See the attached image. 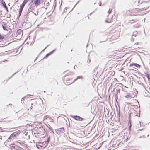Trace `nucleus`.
Listing matches in <instances>:
<instances>
[{"label": "nucleus", "instance_id": "nucleus-1", "mask_svg": "<svg viewBox=\"0 0 150 150\" xmlns=\"http://www.w3.org/2000/svg\"><path fill=\"white\" fill-rule=\"evenodd\" d=\"M23 34L22 31L21 29H19L17 30L16 34H14V36L16 38V39L19 40L22 38Z\"/></svg>", "mask_w": 150, "mask_h": 150}, {"label": "nucleus", "instance_id": "nucleus-2", "mask_svg": "<svg viewBox=\"0 0 150 150\" xmlns=\"http://www.w3.org/2000/svg\"><path fill=\"white\" fill-rule=\"evenodd\" d=\"M70 117L77 121H82L85 120L84 118H83L80 116L78 115H71Z\"/></svg>", "mask_w": 150, "mask_h": 150}, {"label": "nucleus", "instance_id": "nucleus-3", "mask_svg": "<svg viewBox=\"0 0 150 150\" xmlns=\"http://www.w3.org/2000/svg\"><path fill=\"white\" fill-rule=\"evenodd\" d=\"M64 132V130L63 127H61L55 129V132L58 135H60L63 134Z\"/></svg>", "mask_w": 150, "mask_h": 150}, {"label": "nucleus", "instance_id": "nucleus-4", "mask_svg": "<svg viewBox=\"0 0 150 150\" xmlns=\"http://www.w3.org/2000/svg\"><path fill=\"white\" fill-rule=\"evenodd\" d=\"M11 150H22L20 147L16 145L12 146H11Z\"/></svg>", "mask_w": 150, "mask_h": 150}, {"label": "nucleus", "instance_id": "nucleus-5", "mask_svg": "<svg viewBox=\"0 0 150 150\" xmlns=\"http://www.w3.org/2000/svg\"><path fill=\"white\" fill-rule=\"evenodd\" d=\"M13 137H14L13 136L12 134L10 135V136H9V137L8 139L7 140L5 141V142H4V144H5V145L7 146L6 144H7L8 142H9L10 141V140L11 139H13Z\"/></svg>", "mask_w": 150, "mask_h": 150}, {"label": "nucleus", "instance_id": "nucleus-6", "mask_svg": "<svg viewBox=\"0 0 150 150\" xmlns=\"http://www.w3.org/2000/svg\"><path fill=\"white\" fill-rule=\"evenodd\" d=\"M21 130H19L13 133L12 134L14 137H15L18 135L21 132Z\"/></svg>", "mask_w": 150, "mask_h": 150}, {"label": "nucleus", "instance_id": "nucleus-7", "mask_svg": "<svg viewBox=\"0 0 150 150\" xmlns=\"http://www.w3.org/2000/svg\"><path fill=\"white\" fill-rule=\"evenodd\" d=\"M132 66H134L136 67H137V68H139L140 67V65L135 63H132V64H131L129 65L130 67H132Z\"/></svg>", "mask_w": 150, "mask_h": 150}, {"label": "nucleus", "instance_id": "nucleus-8", "mask_svg": "<svg viewBox=\"0 0 150 150\" xmlns=\"http://www.w3.org/2000/svg\"><path fill=\"white\" fill-rule=\"evenodd\" d=\"M138 21L137 19L130 20L128 21V23H130L132 24L134 22H136Z\"/></svg>", "mask_w": 150, "mask_h": 150}, {"label": "nucleus", "instance_id": "nucleus-9", "mask_svg": "<svg viewBox=\"0 0 150 150\" xmlns=\"http://www.w3.org/2000/svg\"><path fill=\"white\" fill-rule=\"evenodd\" d=\"M40 0H35L33 4H34L35 6H37L40 3Z\"/></svg>", "mask_w": 150, "mask_h": 150}, {"label": "nucleus", "instance_id": "nucleus-10", "mask_svg": "<svg viewBox=\"0 0 150 150\" xmlns=\"http://www.w3.org/2000/svg\"><path fill=\"white\" fill-rule=\"evenodd\" d=\"M1 2V4L6 9H7V7L5 4V2L3 0H2Z\"/></svg>", "mask_w": 150, "mask_h": 150}, {"label": "nucleus", "instance_id": "nucleus-11", "mask_svg": "<svg viewBox=\"0 0 150 150\" xmlns=\"http://www.w3.org/2000/svg\"><path fill=\"white\" fill-rule=\"evenodd\" d=\"M140 26V25L139 23H137L133 25V27L135 28H138Z\"/></svg>", "mask_w": 150, "mask_h": 150}, {"label": "nucleus", "instance_id": "nucleus-12", "mask_svg": "<svg viewBox=\"0 0 150 150\" xmlns=\"http://www.w3.org/2000/svg\"><path fill=\"white\" fill-rule=\"evenodd\" d=\"M82 77L81 76H79L77 77L75 79H74V81H73V82L71 83L70 84H71L72 83H73V82H74V81H76L77 79H80V78H81V79H82Z\"/></svg>", "mask_w": 150, "mask_h": 150}, {"label": "nucleus", "instance_id": "nucleus-13", "mask_svg": "<svg viewBox=\"0 0 150 150\" xmlns=\"http://www.w3.org/2000/svg\"><path fill=\"white\" fill-rule=\"evenodd\" d=\"M137 34V31H135L133 33V34H132V36H134L135 37Z\"/></svg>", "mask_w": 150, "mask_h": 150}, {"label": "nucleus", "instance_id": "nucleus-14", "mask_svg": "<svg viewBox=\"0 0 150 150\" xmlns=\"http://www.w3.org/2000/svg\"><path fill=\"white\" fill-rule=\"evenodd\" d=\"M29 0H24L23 1V2L22 4L25 6L26 4L28 1Z\"/></svg>", "mask_w": 150, "mask_h": 150}, {"label": "nucleus", "instance_id": "nucleus-15", "mask_svg": "<svg viewBox=\"0 0 150 150\" xmlns=\"http://www.w3.org/2000/svg\"><path fill=\"white\" fill-rule=\"evenodd\" d=\"M24 5L22 4L20 6V8L19 9L23 10V9L24 8Z\"/></svg>", "mask_w": 150, "mask_h": 150}, {"label": "nucleus", "instance_id": "nucleus-16", "mask_svg": "<svg viewBox=\"0 0 150 150\" xmlns=\"http://www.w3.org/2000/svg\"><path fill=\"white\" fill-rule=\"evenodd\" d=\"M22 11L23 10H21L19 9V11L18 16V18H19V17L21 16V13H22Z\"/></svg>", "mask_w": 150, "mask_h": 150}, {"label": "nucleus", "instance_id": "nucleus-17", "mask_svg": "<svg viewBox=\"0 0 150 150\" xmlns=\"http://www.w3.org/2000/svg\"><path fill=\"white\" fill-rule=\"evenodd\" d=\"M2 27L4 30H7L6 29V27L4 26L3 25H2Z\"/></svg>", "mask_w": 150, "mask_h": 150}, {"label": "nucleus", "instance_id": "nucleus-18", "mask_svg": "<svg viewBox=\"0 0 150 150\" xmlns=\"http://www.w3.org/2000/svg\"><path fill=\"white\" fill-rule=\"evenodd\" d=\"M125 97L126 98H132V97L129 94L127 95H126Z\"/></svg>", "mask_w": 150, "mask_h": 150}, {"label": "nucleus", "instance_id": "nucleus-19", "mask_svg": "<svg viewBox=\"0 0 150 150\" xmlns=\"http://www.w3.org/2000/svg\"><path fill=\"white\" fill-rule=\"evenodd\" d=\"M50 137H49L48 138H47V141H46V142H46V143L47 144H48V143L49 142V141L50 140Z\"/></svg>", "mask_w": 150, "mask_h": 150}, {"label": "nucleus", "instance_id": "nucleus-20", "mask_svg": "<svg viewBox=\"0 0 150 150\" xmlns=\"http://www.w3.org/2000/svg\"><path fill=\"white\" fill-rule=\"evenodd\" d=\"M56 49H54V50H52V51H51L49 53H50V54H52V53H53V52H54L56 50Z\"/></svg>", "mask_w": 150, "mask_h": 150}, {"label": "nucleus", "instance_id": "nucleus-21", "mask_svg": "<svg viewBox=\"0 0 150 150\" xmlns=\"http://www.w3.org/2000/svg\"><path fill=\"white\" fill-rule=\"evenodd\" d=\"M137 125L138 126H137V127H140L141 126V122H139V123L137 124Z\"/></svg>", "mask_w": 150, "mask_h": 150}, {"label": "nucleus", "instance_id": "nucleus-22", "mask_svg": "<svg viewBox=\"0 0 150 150\" xmlns=\"http://www.w3.org/2000/svg\"><path fill=\"white\" fill-rule=\"evenodd\" d=\"M26 97H23L22 98V99H21V103H24V98H26Z\"/></svg>", "mask_w": 150, "mask_h": 150}, {"label": "nucleus", "instance_id": "nucleus-23", "mask_svg": "<svg viewBox=\"0 0 150 150\" xmlns=\"http://www.w3.org/2000/svg\"><path fill=\"white\" fill-rule=\"evenodd\" d=\"M4 38V36H3L2 35H1L0 34V40H3V39Z\"/></svg>", "mask_w": 150, "mask_h": 150}, {"label": "nucleus", "instance_id": "nucleus-24", "mask_svg": "<svg viewBox=\"0 0 150 150\" xmlns=\"http://www.w3.org/2000/svg\"><path fill=\"white\" fill-rule=\"evenodd\" d=\"M50 55V53H49L46 54V55L44 57V58H46L47 57H48Z\"/></svg>", "mask_w": 150, "mask_h": 150}, {"label": "nucleus", "instance_id": "nucleus-25", "mask_svg": "<svg viewBox=\"0 0 150 150\" xmlns=\"http://www.w3.org/2000/svg\"><path fill=\"white\" fill-rule=\"evenodd\" d=\"M144 73L145 74V75L147 77L149 75L148 74V73L146 72H144Z\"/></svg>", "mask_w": 150, "mask_h": 150}, {"label": "nucleus", "instance_id": "nucleus-26", "mask_svg": "<svg viewBox=\"0 0 150 150\" xmlns=\"http://www.w3.org/2000/svg\"><path fill=\"white\" fill-rule=\"evenodd\" d=\"M131 40V41L132 42L134 41V38H133V36H132Z\"/></svg>", "mask_w": 150, "mask_h": 150}, {"label": "nucleus", "instance_id": "nucleus-27", "mask_svg": "<svg viewBox=\"0 0 150 150\" xmlns=\"http://www.w3.org/2000/svg\"><path fill=\"white\" fill-rule=\"evenodd\" d=\"M28 11L26 14V15H25V17L26 18H27V17L28 16Z\"/></svg>", "mask_w": 150, "mask_h": 150}, {"label": "nucleus", "instance_id": "nucleus-28", "mask_svg": "<svg viewBox=\"0 0 150 150\" xmlns=\"http://www.w3.org/2000/svg\"><path fill=\"white\" fill-rule=\"evenodd\" d=\"M33 13L35 14V15H37L38 14V11H36L35 13H34V12H33Z\"/></svg>", "mask_w": 150, "mask_h": 150}, {"label": "nucleus", "instance_id": "nucleus-29", "mask_svg": "<svg viewBox=\"0 0 150 150\" xmlns=\"http://www.w3.org/2000/svg\"><path fill=\"white\" fill-rule=\"evenodd\" d=\"M147 77L148 78L149 81H150V75H149Z\"/></svg>", "mask_w": 150, "mask_h": 150}, {"label": "nucleus", "instance_id": "nucleus-30", "mask_svg": "<svg viewBox=\"0 0 150 150\" xmlns=\"http://www.w3.org/2000/svg\"><path fill=\"white\" fill-rule=\"evenodd\" d=\"M111 11H112V10H110V9H109V10L108 12V14H110L111 13Z\"/></svg>", "mask_w": 150, "mask_h": 150}, {"label": "nucleus", "instance_id": "nucleus-31", "mask_svg": "<svg viewBox=\"0 0 150 150\" xmlns=\"http://www.w3.org/2000/svg\"><path fill=\"white\" fill-rule=\"evenodd\" d=\"M16 73H14L12 76H11L9 79H8H8H10L12 77H13V75Z\"/></svg>", "mask_w": 150, "mask_h": 150}, {"label": "nucleus", "instance_id": "nucleus-32", "mask_svg": "<svg viewBox=\"0 0 150 150\" xmlns=\"http://www.w3.org/2000/svg\"><path fill=\"white\" fill-rule=\"evenodd\" d=\"M33 10V9L32 8H30L29 9H28V10H29V11H32V10Z\"/></svg>", "mask_w": 150, "mask_h": 150}, {"label": "nucleus", "instance_id": "nucleus-33", "mask_svg": "<svg viewBox=\"0 0 150 150\" xmlns=\"http://www.w3.org/2000/svg\"><path fill=\"white\" fill-rule=\"evenodd\" d=\"M35 0H31L30 3H32Z\"/></svg>", "mask_w": 150, "mask_h": 150}, {"label": "nucleus", "instance_id": "nucleus-34", "mask_svg": "<svg viewBox=\"0 0 150 150\" xmlns=\"http://www.w3.org/2000/svg\"><path fill=\"white\" fill-rule=\"evenodd\" d=\"M142 137H144V138L145 137H144V135H143V136H142H142H141L139 137V138H141Z\"/></svg>", "mask_w": 150, "mask_h": 150}, {"label": "nucleus", "instance_id": "nucleus-35", "mask_svg": "<svg viewBox=\"0 0 150 150\" xmlns=\"http://www.w3.org/2000/svg\"><path fill=\"white\" fill-rule=\"evenodd\" d=\"M88 63H89L91 62V60L90 59L88 60Z\"/></svg>", "mask_w": 150, "mask_h": 150}, {"label": "nucleus", "instance_id": "nucleus-36", "mask_svg": "<svg viewBox=\"0 0 150 150\" xmlns=\"http://www.w3.org/2000/svg\"><path fill=\"white\" fill-rule=\"evenodd\" d=\"M69 74H67L65 76H67V75H69Z\"/></svg>", "mask_w": 150, "mask_h": 150}, {"label": "nucleus", "instance_id": "nucleus-37", "mask_svg": "<svg viewBox=\"0 0 150 150\" xmlns=\"http://www.w3.org/2000/svg\"><path fill=\"white\" fill-rule=\"evenodd\" d=\"M31 105H32L31 107H32V108H33V106H34V105H33L32 103H31Z\"/></svg>", "mask_w": 150, "mask_h": 150}, {"label": "nucleus", "instance_id": "nucleus-38", "mask_svg": "<svg viewBox=\"0 0 150 150\" xmlns=\"http://www.w3.org/2000/svg\"><path fill=\"white\" fill-rule=\"evenodd\" d=\"M79 1L78 2H77V3H76V4L75 5V6H74V8L75 6H76V5L79 2Z\"/></svg>", "mask_w": 150, "mask_h": 150}, {"label": "nucleus", "instance_id": "nucleus-39", "mask_svg": "<svg viewBox=\"0 0 150 150\" xmlns=\"http://www.w3.org/2000/svg\"><path fill=\"white\" fill-rule=\"evenodd\" d=\"M49 46V45H48L46 47H45L43 50H44L45 49H46L47 47Z\"/></svg>", "mask_w": 150, "mask_h": 150}, {"label": "nucleus", "instance_id": "nucleus-40", "mask_svg": "<svg viewBox=\"0 0 150 150\" xmlns=\"http://www.w3.org/2000/svg\"><path fill=\"white\" fill-rule=\"evenodd\" d=\"M88 124L87 123H86L84 124V126H86Z\"/></svg>", "mask_w": 150, "mask_h": 150}, {"label": "nucleus", "instance_id": "nucleus-41", "mask_svg": "<svg viewBox=\"0 0 150 150\" xmlns=\"http://www.w3.org/2000/svg\"><path fill=\"white\" fill-rule=\"evenodd\" d=\"M70 79H69V78H68V79H67V81H69Z\"/></svg>", "mask_w": 150, "mask_h": 150}, {"label": "nucleus", "instance_id": "nucleus-42", "mask_svg": "<svg viewBox=\"0 0 150 150\" xmlns=\"http://www.w3.org/2000/svg\"><path fill=\"white\" fill-rule=\"evenodd\" d=\"M101 4V2H100L99 3V6H100Z\"/></svg>", "mask_w": 150, "mask_h": 150}, {"label": "nucleus", "instance_id": "nucleus-43", "mask_svg": "<svg viewBox=\"0 0 150 150\" xmlns=\"http://www.w3.org/2000/svg\"><path fill=\"white\" fill-rule=\"evenodd\" d=\"M6 10L7 11V12H8V8H7V9H6Z\"/></svg>", "mask_w": 150, "mask_h": 150}, {"label": "nucleus", "instance_id": "nucleus-44", "mask_svg": "<svg viewBox=\"0 0 150 150\" xmlns=\"http://www.w3.org/2000/svg\"><path fill=\"white\" fill-rule=\"evenodd\" d=\"M149 7H147V8H146L145 10H146V9H147Z\"/></svg>", "mask_w": 150, "mask_h": 150}, {"label": "nucleus", "instance_id": "nucleus-45", "mask_svg": "<svg viewBox=\"0 0 150 150\" xmlns=\"http://www.w3.org/2000/svg\"><path fill=\"white\" fill-rule=\"evenodd\" d=\"M11 17V15L10 14H9V16L8 17Z\"/></svg>", "mask_w": 150, "mask_h": 150}, {"label": "nucleus", "instance_id": "nucleus-46", "mask_svg": "<svg viewBox=\"0 0 150 150\" xmlns=\"http://www.w3.org/2000/svg\"><path fill=\"white\" fill-rule=\"evenodd\" d=\"M32 107H31V108H30V110H32Z\"/></svg>", "mask_w": 150, "mask_h": 150}, {"label": "nucleus", "instance_id": "nucleus-47", "mask_svg": "<svg viewBox=\"0 0 150 150\" xmlns=\"http://www.w3.org/2000/svg\"><path fill=\"white\" fill-rule=\"evenodd\" d=\"M143 129H139L138 130H140V131H141V130H142Z\"/></svg>", "mask_w": 150, "mask_h": 150}, {"label": "nucleus", "instance_id": "nucleus-48", "mask_svg": "<svg viewBox=\"0 0 150 150\" xmlns=\"http://www.w3.org/2000/svg\"><path fill=\"white\" fill-rule=\"evenodd\" d=\"M105 21L106 22H107V23H108V21H107V20H106Z\"/></svg>", "mask_w": 150, "mask_h": 150}, {"label": "nucleus", "instance_id": "nucleus-49", "mask_svg": "<svg viewBox=\"0 0 150 150\" xmlns=\"http://www.w3.org/2000/svg\"><path fill=\"white\" fill-rule=\"evenodd\" d=\"M28 95V96H32V95H30V94L29 95Z\"/></svg>", "mask_w": 150, "mask_h": 150}, {"label": "nucleus", "instance_id": "nucleus-50", "mask_svg": "<svg viewBox=\"0 0 150 150\" xmlns=\"http://www.w3.org/2000/svg\"><path fill=\"white\" fill-rule=\"evenodd\" d=\"M37 59V57H36V58L35 59V60H34V61H35V60H36Z\"/></svg>", "mask_w": 150, "mask_h": 150}, {"label": "nucleus", "instance_id": "nucleus-51", "mask_svg": "<svg viewBox=\"0 0 150 150\" xmlns=\"http://www.w3.org/2000/svg\"><path fill=\"white\" fill-rule=\"evenodd\" d=\"M75 66H74V69H75Z\"/></svg>", "mask_w": 150, "mask_h": 150}, {"label": "nucleus", "instance_id": "nucleus-52", "mask_svg": "<svg viewBox=\"0 0 150 150\" xmlns=\"http://www.w3.org/2000/svg\"><path fill=\"white\" fill-rule=\"evenodd\" d=\"M2 121H2V120H0V122H2Z\"/></svg>", "mask_w": 150, "mask_h": 150}, {"label": "nucleus", "instance_id": "nucleus-53", "mask_svg": "<svg viewBox=\"0 0 150 150\" xmlns=\"http://www.w3.org/2000/svg\"><path fill=\"white\" fill-rule=\"evenodd\" d=\"M88 44H87V45H86V47H88Z\"/></svg>", "mask_w": 150, "mask_h": 150}, {"label": "nucleus", "instance_id": "nucleus-54", "mask_svg": "<svg viewBox=\"0 0 150 150\" xmlns=\"http://www.w3.org/2000/svg\"><path fill=\"white\" fill-rule=\"evenodd\" d=\"M0 139H2V138L1 137V138H0Z\"/></svg>", "mask_w": 150, "mask_h": 150}, {"label": "nucleus", "instance_id": "nucleus-55", "mask_svg": "<svg viewBox=\"0 0 150 150\" xmlns=\"http://www.w3.org/2000/svg\"><path fill=\"white\" fill-rule=\"evenodd\" d=\"M42 8H45V7H42Z\"/></svg>", "mask_w": 150, "mask_h": 150}, {"label": "nucleus", "instance_id": "nucleus-56", "mask_svg": "<svg viewBox=\"0 0 150 150\" xmlns=\"http://www.w3.org/2000/svg\"><path fill=\"white\" fill-rule=\"evenodd\" d=\"M18 0H17V1H16V2H17V1H18Z\"/></svg>", "mask_w": 150, "mask_h": 150}, {"label": "nucleus", "instance_id": "nucleus-57", "mask_svg": "<svg viewBox=\"0 0 150 150\" xmlns=\"http://www.w3.org/2000/svg\"><path fill=\"white\" fill-rule=\"evenodd\" d=\"M139 116H140V115H139V116H138V117H139Z\"/></svg>", "mask_w": 150, "mask_h": 150}, {"label": "nucleus", "instance_id": "nucleus-58", "mask_svg": "<svg viewBox=\"0 0 150 150\" xmlns=\"http://www.w3.org/2000/svg\"><path fill=\"white\" fill-rule=\"evenodd\" d=\"M149 136V135H148L147 136V137H148Z\"/></svg>", "mask_w": 150, "mask_h": 150}, {"label": "nucleus", "instance_id": "nucleus-59", "mask_svg": "<svg viewBox=\"0 0 150 150\" xmlns=\"http://www.w3.org/2000/svg\"><path fill=\"white\" fill-rule=\"evenodd\" d=\"M92 13H90V15H91V14H92Z\"/></svg>", "mask_w": 150, "mask_h": 150}]
</instances>
